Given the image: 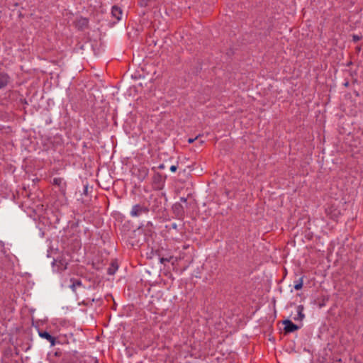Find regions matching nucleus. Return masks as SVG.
Wrapping results in <instances>:
<instances>
[{"label": "nucleus", "mask_w": 363, "mask_h": 363, "mask_svg": "<svg viewBox=\"0 0 363 363\" xmlns=\"http://www.w3.org/2000/svg\"><path fill=\"white\" fill-rule=\"evenodd\" d=\"M166 176L159 172H155L152 177V186L155 190L163 189L165 184Z\"/></svg>", "instance_id": "1"}, {"label": "nucleus", "mask_w": 363, "mask_h": 363, "mask_svg": "<svg viewBox=\"0 0 363 363\" xmlns=\"http://www.w3.org/2000/svg\"><path fill=\"white\" fill-rule=\"evenodd\" d=\"M133 174L138 178L140 182L144 181L149 174V169L143 165H140L133 168Z\"/></svg>", "instance_id": "2"}, {"label": "nucleus", "mask_w": 363, "mask_h": 363, "mask_svg": "<svg viewBox=\"0 0 363 363\" xmlns=\"http://www.w3.org/2000/svg\"><path fill=\"white\" fill-rule=\"evenodd\" d=\"M149 212V208L141 204H135L132 207V209L130 212V216L131 217H139L143 214H147Z\"/></svg>", "instance_id": "3"}, {"label": "nucleus", "mask_w": 363, "mask_h": 363, "mask_svg": "<svg viewBox=\"0 0 363 363\" xmlns=\"http://www.w3.org/2000/svg\"><path fill=\"white\" fill-rule=\"evenodd\" d=\"M52 184L58 186L60 191L65 195L67 190V182L63 178L55 177L53 179Z\"/></svg>", "instance_id": "4"}, {"label": "nucleus", "mask_w": 363, "mask_h": 363, "mask_svg": "<svg viewBox=\"0 0 363 363\" xmlns=\"http://www.w3.org/2000/svg\"><path fill=\"white\" fill-rule=\"evenodd\" d=\"M283 324L284 325V331L286 333H293L299 329V327L290 320H284Z\"/></svg>", "instance_id": "5"}, {"label": "nucleus", "mask_w": 363, "mask_h": 363, "mask_svg": "<svg viewBox=\"0 0 363 363\" xmlns=\"http://www.w3.org/2000/svg\"><path fill=\"white\" fill-rule=\"evenodd\" d=\"M111 13L112 17L114 18L116 20V21H119L120 20H121L123 11L121 8H120L119 6L116 5L113 6L111 8Z\"/></svg>", "instance_id": "6"}, {"label": "nucleus", "mask_w": 363, "mask_h": 363, "mask_svg": "<svg viewBox=\"0 0 363 363\" xmlns=\"http://www.w3.org/2000/svg\"><path fill=\"white\" fill-rule=\"evenodd\" d=\"M10 77L6 73H0V89L4 88L9 82Z\"/></svg>", "instance_id": "7"}, {"label": "nucleus", "mask_w": 363, "mask_h": 363, "mask_svg": "<svg viewBox=\"0 0 363 363\" xmlns=\"http://www.w3.org/2000/svg\"><path fill=\"white\" fill-rule=\"evenodd\" d=\"M39 335L41 337L45 338L48 341H49L52 345H55V338L53 336H52L49 333H48L46 331H41V332H39Z\"/></svg>", "instance_id": "8"}, {"label": "nucleus", "mask_w": 363, "mask_h": 363, "mask_svg": "<svg viewBox=\"0 0 363 363\" xmlns=\"http://www.w3.org/2000/svg\"><path fill=\"white\" fill-rule=\"evenodd\" d=\"M303 306L302 305H299L296 308L297 311V316L294 317L295 320H300L302 321L303 318H305V315L303 313Z\"/></svg>", "instance_id": "9"}, {"label": "nucleus", "mask_w": 363, "mask_h": 363, "mask_svg": "<svg viewBox=\"0 0 363 363\" xmlns=\"http://www.w3.org/2000/svg\"><path fill=\"white\" fill-rule=\"evenodd\" d=\"M118 269V265L116 262H112L111 265L107 269V273L110 275H113Z\"/></svg>", "instance_id": "10"}, {"label": "nucleus", "mask_w": 363, "mask_h": 363, "mask_svg": "<svg viewBox=\"0 0 363 363\" xmlns=\"http://www.w3.org/2000/svg\"><path fill=\"white\" fill-rule=\"evenodd\" d=\"M303 287V278H300L294 281V289L296 290H300Z\"/></svg>", "instance_id": "11"}, {"label": "nucleus", "mask_w": 363, "mask_h": 363, "mask_svg": "<svg viewBox=\"0 0 363 363\" xmlns=\"http://www.w3.org/2000/svg\"><path fill=\"white\" fill-rule=\"evenodd\" d=\"M82 282L79 280H75L72 281V284L70 285V288L72 290L75 292L77 287L81 286Z\"/></svg>", "instance_id": "12"}, {"label": "nucleus", "mask_w": 363, "mask_h": 363, "mask_svg": "<svg viewBox=\"0 0 363 363\" xmlns=\"http://www.w3.org/2000/svg\"><path fill=\"white\" fill-rule=\"evenodd\" d=\"M326 212L328 215H330L331 218L333 219H336L337 218L338 215L340 214L339 212H337V213L335 212L333 214H332V212L329 209H327Z\"/></svg>", "instance_id": "13"}, {"label": "nucleus", "mask_w": 363, "mask_h": 363, "mask_svg": "<svg viewBox=\"0 0 363 363\" xmlns=\"http://www.w3.org/2000/svg\"><path fill=\"white\" fill-rule=\"evenodd\" d=\"M172 257H169V258H167V257H162V258L160 259V262H161L162 263L169 262H170V260H171V259H172Z\"/></svg>", "instance_id": "14"}, {"label": "nucleus", "mask_w": 363, "mask_h": 363, "mask_svg": "<svg viewBox=\"0 0 363 363\" xmlns=\"http://www.w3.org/2000/svg\"><path fill=\"white\" fill-rule=\"evenodd\" d=\"M362 38L361 36L358 35H352V40L354 42H357L359 41L360 39Z\"/></svg>", "instance_id": "15"}, {"label": "nucleus", "mask_w": 363, "mask_h": 363, "mask_svg": "<svg viewBox=\"0 0 363 363\" xmlns=\"http://www.w3.org/2000/svg\"><path fill=\"white\" fill-rule=\"evenodd\" d=\"M177 169V167L176 165H172L170 167V171L172 172H176Z\"/></svg>", "instance_id": "16"}, {"label": "nucleus", "mask_w": 363, "mask_h": 363, "mask_svg": "<svg viewBox=\"0 0 363 363\" xmlns=\"http://www.w3.org/2000/svg\"><path fill=\"white\" fill-rule=\"evenodd\" d=\"M181 208H182V206H181V205H180V204H178V205H177V204H176V205H174V209Z\"/></svg>", "instance_id": "17"}, {"label": "nucleus", "mask_w": 363, "mask_h": 363, "mask_svg": "<svg viewBox=\"0 0 363 363\" xmlns=\"http://www.w3.org/2000/svg\"><path fill=\"white\" fill-rule=\"evenodd\" d=\"M195 140H196V138H189L188 140V142H189V143H192Z\"/></svg>", "instance_id": "18"}, {"label": "nucleus", "mask_w": 363, "mask_h": 363, "mask_svg": "<svg viewBox=\"0 0 363 363\" xmlns=\"http://www.w3.org/2000/svg\"><path fill=\"white\" fill-rule=\"evenodd\" d=\"M158 168L160 169H164V165L163 164H161L159 165Z\"/></svg>", "instance_id": "19"}, {"label": "nucleus", "mask_w": 363, "mask_h": 363, "mask_svg": "<svg viewBox=\"0 0 363 363\" xmlns=\"http://www.w3.org/2000/svg\"><path fill=\"white\" fill-rule=\"evenodd\" d=\"M171 225H172V228L174 229H177V225L176 223H172Z\"/></svg>", "instance_id": "20"}, {"label": "nucleus", "mask_w": 363, "mask_h": 363, "mask_svg": "<svg viewBox=\"0 0 363 363\" xmlns=\"http://www.w3.org/2000/svg\"><path fill=\"white\" fill-rule=\"evenodd\" d=\"M180 199H181V201H182V202H186V199H185V198H184V197H182Z\"/></svg>", "instance_id": "21"}]
</instances>
